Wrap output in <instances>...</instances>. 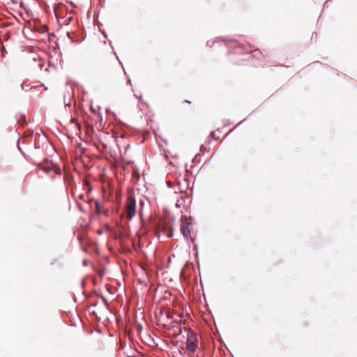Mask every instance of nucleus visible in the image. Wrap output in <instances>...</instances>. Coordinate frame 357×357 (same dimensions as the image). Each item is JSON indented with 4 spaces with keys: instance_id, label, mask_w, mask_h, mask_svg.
Wrapping results in <instances>:
<instances>
[{
    "instance_id": "nucleus-1",
    "label": "nucleus",
    "mask_w": 357,
    "mask_h": 357,
    "mask_svg": "<svg viewBox=\"0 0 357 357\" xmlns=\"http://www.w3.org/2000/svg\"><path fill=\"white\" fill-rule=\"evenodd\" d=\"M219 40L227 41L229 43V44L227 45V47L232 50H229L228 51V54H242L250 57L251 53L252 52L251 46H250L249 45H245L243 44H241V43L234 39L225 40L217 38L214 41L208 40L206 43V45L208 47H212L215 43H218Z\"/></svg>"
},
{
    "instance_id": "nucleus-2",
    "label": "nucleus",
    "mask_w": 357,
    "mask_h": 357,
    "mask_svg": "<svg viewBox=\"0 0 357 357\" xmlns=\"http://www.w3.org/2000/svg\"><path fill=\"white\" fill-rule=\"evenodd\" d=\"M127 215L129 220H132L137 212L136 199L133 195H129L126 203Z\"/></svg>"
},
{
    "instance_id": "nucleus-3",
    "label": "nucleus",
    "mask_w": 357,
    "mask_h": 357,
    "mask_svg": "<svg viewBox=\"0 0 357 357\" xmlns=\"http://www.w3.org/2000/svg\"><path fill=\"white\" fill-rule=\"evenodd\" d=\"M181 231L185 238L187 240H190L192 242L195 241L194 238L191 237V228L190 224L185 220V217H181Z\"/></svg>"
},
{
    "instance_id": "nucleus-4",
    "label": "nucleus",
    "mask_w": 357,
    "mask_h": 357,
    "mask_svg": "<svg viewBox=\"0 0 357 357\" xmlns=\"http://www.w3.org/2000/svg\"><path fill=\"white\" fill-rule=\"evenodd\" d=\"M91 202H93V207L96 210V212L98 214H102L105 215H109V211L107 209L103 208L101 204L98 199H93Z\"/></svg>"
},
{
    "instance_id": "nucleus-5",
    "label": "nucleus",
    "mask_w": 357,
    "mask_h": 357,
    "mask_svg": "<svg viewBox=\"0 0 357 357\" xmlns=\"http://www.w3.org/2000/svg\"><path fill=\"white\" fill-rule=\"evenodd\" d=\"M186 345L190 352L195 353L196 351L197 345L192 341L188 340Z\"/></svg>"
},
{
    "instance_id": "nucleus-6",
    "label": "nucleus",
    "mask_w": 357,
    "mask_h": 357,
    "mask_svg": "<svg viewBox=\"0 0 357 357\" xmlns=\"http://www.w3.org/2000/svg\"><path fill=\"white\" fill-rule=\"evenodd\" d=\"M93 294L95 295H97L99 298H100V299L102 300V301L103 302V303L105 304V306L109 305V302H108L107 299L101 293L98 294L97 291L94 290Z\"/></svg>"
},
{
    "instance_id": "nucleus-7",
    "label": "nucleus",
    "mask_w": 357,
    "mask_h": 357,
    "mask_svg": "<svg viewBox=\"0 0 357 357\" xmlns=\"http://www.w3.org/2000/svg\"><path fill=\"white\" fill-rule=\"evenodd\" d=\"M263 57V54L259 50H255L253 51V58L257 60H260Z\"/></svg>"
},
{
    "instance_id": "nucleus-8",
    "label": "nucleus",
    "mask_w": 357,
    "mask_h": 357,
    "mask_svg": "<svg viewBox=\"0 0 357 357\" xmlns=\"http://www.w3.org/2000/svg\"><path fill=\"white\" fill-rule=\"evenodd\" d=\"M139 206H140V208L139 210V215L141 218H142V215H143V211H142V208L145 205V202L143 199H140L139 202Z\"/></svg>"
},
{
    "instance_id": "nucleus-9",
    "label": "nucleus",
    "mask_w": 357,
    "mask_h": 357,
    "mask_svg": "<svg viewBox=\"0 0 357 357\" xmlns=\"http://www.w3.org/2000/svg\"><path fill=\"white\" fill-rule=\"evenodd\" d=\"M173 330L177 335H179L182 333V328L180 325L174 326Z\"/></svg>"
},
{
    "instance_id": "nucleus-10",
    "label": "nucleus",
    "mask_w": 357,
    "mask_h": 357,
    "mask_svg": "<svg viewBox=\"0 0 357 357\" xmlns=\"http://www.w3.org/2000/svg\"><path fill=\"white\" fill-rule=\"evenodd\" d=\"M41 169L46 173L49 174L52 171V167L50 166L46 165V166H42Z\"/></svg>"
},
{
    "instance_id": "nucleus-11",
    "label": "nucleus",
    "mask_w": 357,
    "mask_h": 357,
    "mask_svg": "<svg viewBox=\"0 0 357 357\" xmlns=\"http://www.w3.org/2000/svg\"><path fill=\"white\" fill-rule=\"evenodd\" d=\"M91 315L94 317L95 319L98 321H100L101 318L100 317L98 316L97 313L96 311H92L91 313Z\"/></svg>"
},
{
    "instance_id": "nucleus-12",
    "label": "nucleus",
    "mask_w": 357,
    "mask_h": 357,
    "mask_svg": "<svg viewBox=\"0 0 357 357\" xmlns=\"http://www.w3.org/2000/svg\"><path fill=\"white\" fill-rule=\"evenodd\" d=\"M209 136L210 137L214 139L215 140L219 139V137L216 136L215 131H211Z\"/></svg>"
},
{
    "instance_id": "nucleus-13",
    "label": "nucleus",
    "mask_w": 357,
    "mask_h": 357,
    "mask_svg": "<svg viewBox=\"0 0 357 357\" xmlns=\"http://www.w3.org/2000/svg\"><path fill=\"white\" fill-rule=\"evenodd\" d=\"M193 250L195 251V256L198 258V246L196 243L193 245Z\"/></svg>"
},
{
    "instance_id": "nucleus-14",
    "label": "nucleus",
    "mask_w": 357,
    "mask_h": 357,
    "mask_svg": "<svg viewBox=\"0 0 357 357\" xmlns=\"http://www.w3.org/2000/svg\"><path fill=\"white\" fill-rule=\"evenodd\" d=\"M64 101H65V107L70 108L71 104L70 102V100L68 102H66V95H64Z\"/></svg>"
},
{
    "instance_id": "nucleus-15",
    "label": "nucleus",
    "mask_w": 357,
    "mask_h": 357,
    "mask_svg": "<svg viewBox=\"0 0 357 357\" xmlns=\"http://www.w3.org/2000/svg\"><path fill=\"white\" fill-rule=\"evenodd\" d=\"M67 36H68V38L70 40H71V42H73H73H75V39L72 37L71 33H70L69 31H68V32H67Z\"/></svg>"
},
{
    "instance_id": "nucleus-16",
    "label": "nucleus",
    "mask_w": 357,
    "mask_h": 357,
    "mask_svg": "<svg viewBox=\"0 0 357 357\" xmlns=\"http://www.w3.org/2000/svg\"><path fill=\"white\" fill-rule=\"evenodd\" d=\"M174 236V232H173V229H172V230L167 234V238H170L172 237H173Z\"/></svg>"
},
{
    "instance_id": "nucleus-17",
    "label": "nucleus",
    "mask_w": 357,
    "mask_h": 357,
    "mask_svg": "<svg viewBox=\"0 0 357 357\" xmlns=\"http://www.w3.org/2000/svg\"><path fill=\"white\" fill-rule=\"evenodd\" d=\"M89 263V261L87 259H84L83 261H82V264L84 266H88Z\"/></svg>"
},
{
    "instance_id": "nucleus-18",
    "label": "nucleus",
    "mask_w": 357,
    "mask_h": 357,
    "mask_svg": "<svg viewBox=\"0 0 357 357\" xmlns=\"http://www.w3.org/2000/svg\"><path fill=\"white\" fill-rule=\"evenodd\" d=\"M136 98H138L143 104L144 105H147L146 102H145L143 100H142V95H140L139 97H137L136 95H135Z\"/></svg>"
},
{
    "instance_id": "nucleus-19",
    "label": "nucleus",
    "mask_w": 357,
    "mask_h": 357,
    "mask_svg": "<svg viewBox=\"0 0 357 357\" xmlns=\"http://www.w3.org/2000/svg\"><path fill=\"white\" fill-rule=\"evenodd\" d=\"M167 185L168 188H172L173 186V183L171 181H167Z\"/></svg>"
},
{
    "instance_id": "nucleus-20",
    "label": "nucleus",
    "mask_w": 357,
    "mask_h": 357,
    "mask_svg": "<svg viewBox=\"0 0 357 357\" xmlns=\"http://www.w3.org/2000/svg\"><path fill=\"white\" fill-rule=\"evenodd\" d=\"M137 329L138 331H142V326L141 324H138L137 326Z\"/></svg>"
},
{
    "instance_id": "nucleus-21",
    "label": "nucleus",
    "mask_w": 357,
    "mask_h": 357,
    "mask_svg": "<svg viewBox=\"0 0 357 357\" xmlns=\"http://www.w3.org/2000/svg\"><path fill=\"white\" fill-rule=\"evenodd\" d=\"M21 118L23 119V123H25L26 125H27V122L26 121L25 116H22Z\"/></svg>"
},
{
    "instance_id": "nucleus-22",
    "label": "nucleus",
    "mask_w": 357,
    "mask_h": 357,
    "mask_svg": "<svg viewBox=\"0 0 357 357\" xmlns=\"http://www.w3.org/2000/svg\"><path fill=\"white\" fill-rule=\"evenodd\" d=\"M97 305H98V302H94V303H92L90 306L96 307V306H97Z\"/></svg>"
},
{
    "instance_id": "nucleus-23",
    "label": "nucleus",
    "mask_w": 357,
    "mask_h": 357,
    "mask_svg": "<svg viewBox=\"0 0 357 357\" xmlns=\"http://www.w3.org/2000/svg\"><path fill=\"white\" fill-rule=\"evenodd\" d=\"M54 12L55 13V15L57 17L58 16V13H57V9H56V7H54Z\"/></svg>"
},
{
    "instance_id": "nucleus-24",
    "label": "nucleus",
    "mask_w": 357,
    "mask_h": 357,
    "mask_svg": "<svg viewBox=\"0 0 357 357\" xmlns=\"http://www.w3.org/2000/svg\"><path fill=\"white\" fill-rule=\"evenodd\" d=\"M114 54L116 56L117 59L119 60V63L122 65V63L121 61L119 60V58L118 57L116 53L115 52H114Z\"/></svg>"
},
{
    "instance_id": "nucleus-25",
    "label": "nucleus",
    "mask_w": 357,
    "mask_h": 357,
    "mask_svg": "<svg viewBox=\"0 0 357 357\" xmlns=\"http://www.w3.org/2000/svg\"><path fill=\"white\" fill-rule=\"evenodd\" d=\"M17 149H18L20 151H22V149H21V148H20V146H19V140H18V141H17Z\"/></svg>"
},
{
    "instance_id": "nucleus-26",
    "label": "nucleus",
    "mask_w": 357,
    "mask_h": 357,
    "mask_svg": "<svg viewBox=\"0 0 357 357\" xmlns=\"http://www.w3.org/2000/svg\"><path fill=\"white\" fill-rule=\"evenodd\" d=\"M84 195L83 194H81V195H79V198L80 199H84Z\"/></svg>"
},
{
    "instance_id": "nucleus-27",
    "label": "nucleus",
    "mask_w": 357,
    "mask_h": 357,
    "mask_svg": "<svg viewBox=\"0 0 357 357\" xmlns=\"http://www.w3.org/2000/svg\"><path fill=\"white\" fill-rule=\"evenodd\" d=\"M67 20H68L67 24L68 25L71 22V17H69Z\"/></svg>"
},
{
    "instance_id": "nucleus-28",
    "label": "nucleus",
    "mask_w": 357,
    "mask_h": 357,
    "mask_svg": "<svg viewBox=\"0 0 357 357\" xmlns=\"http://www.w3.org/2000/svg\"><path fill=\"white\" fill-rule=\"evenodd\" d=\"M56 259H54L52 262H51V265H54V264H56Z\"/></svg>"
},
{
    "instance_id": "nucleus-29",
    "label": "nucleus",
    "mask_w": 357,
    "mask_h": 357,
    "mask_svg": "<svg viewBox=\"0 0 357 357\" xmlns=\"http://www.w3.org/2000/svg\"><path fill=\"white\" fill-rule=\"evenodd\" d=\"M85 284H86V283H85V281H84V280H82V287H83V288L84 287Z\"/></svg>"
},
{
    "instance_id": "nucleus-30",
    "label": "nucleus",
    "mask_w": 357,
    "mask_h": 357,
    "mask_svg": "<svg viewBox=\"0 0 357 357\" xmlns=\"http://www.w3.org/2000/svg\"><path fill=\"white\" fill-rule=\"evenodd\" d=\"M127 84H131V79L130 78L128 79Z\"/></svg>"
},
{
    "instance_id": "nucleus-31",
    "label": "nucleus",
    "mask_w": 357,
    "mask_h": 357,
    "mask_svg": "<svg viewBox=\"0 0 357 357\" xmlns=\"http://www.w3.org/2000/svg\"><path fill=\"white\" fill-rule=\"evenodd\" d=\"M246 119H244L243 120L241 121L238 124L237 126H238L239 124H241V123H243V121H245Z\"/></svg>"
},
{
    "instance_id": "nucleus-32",
    "label": "nucleus",
    "mask_w": 357,
    "mask_h": 357,
    "mask_svg": "<svg viewBox=\"0 0 357 357\" xmlns=\"http://www.w3.org/2000/svg\"><path fill=\"white\" fill-rule=\"evenodd\" d=\"M200 149H201V151H203V149H204V145H202V146H201V147H200Z\"/></svg>"
},
{
    "instance_id": "nucleus-33",
    "label": "nucleus",
    "mask_w": 357,
    "mask_h": 357,
    "mask_svg": "<svg viewBox=\"0 0 357 357\" xmlns=\"http://www.w3.org/2000/svg\"><path fill=\"white\" fill-rule=\"evenodd\" d=\"M79 210H80L81 211H83V209H82V206H81L80 205H79Z\"/></svg>"
},
{
    "instance_id": "nucleus-34",
    "label": "nucleus",
    "mask_w": 357,
    "mask_h": 357,
    "mask_svg": "<svg viewBox=\"0 0 357 357\" xmlns=\"http://www.w3.org/2000/svg\"><path fill=\"white\" fill-rule=\"evenodd\" d=\"M11 1H12V3H14V4L17 3V1L15 0H11Z\"/></svg>"
},
{
    "instance_id": "nucleus-35",
    "label": "nucleus",
    "mask_w": 357,
    "mask_h": 357,
    "mask_svg": "<svg viewBox=\"0 0 357 357\" xmlns=\"http://www.w3.org/2000/svg\"><path fill=\"white\" fill-rule=\"evenodd\" d=\"M71 97L73 98L74 96L73 95L71 96L70 94H69V99H70Z\"/></svg>"
},
{
    "instance_id": "nucleus-36",
    "label": "nucleus",
    "mask_w": 357,
    "mask_h": 357,
    "mask_svg": "<svg viewBox=\"0 0 357 357\" xmlns=\"http://www.w3.org/2000/svg\"><path fill=\"white\" fill-rule=\"evenodd\" d=\"M104 37L106 38H107V35L105 33H102Z\"/></svg>"
},
{
    "instance_id": "nucleus-37",
    "label": "nucleus",
    "mask_w": 357,
    "mask_h": 357,
    "mask_svg": "<svg viewBox=\"0 0 357 357\" xmlns=\"http://www.w3.org/2000/svg\"><path fill=\"white\" fill-rule=\"evenodd\" d=\"M192 333V330L190 329L189 331H188V334L189 333Z\"/></svg>"
},
{
    "instance_id": "nucleus-38",
    "label": "nucleus",
    "mask_w": 357,
    "mask_h": 357,
    "mask_svg": "<svg viewBox=\"0 0 357 357\" xmlns=\"http://www.w3.org/2000/svg\"><path fill=\"white\" fill-rule=\"evenodd\" d=\"M185 102H186L187 103H190V101L189 100H185Z\"/></svg>"
},
{
    "instance_id": "nucleus-39",
    "label": "nucleus",
    "mask_w": 357,
    "mask_h": 357,
    "mask_svg": "<svg viewBox=\"0 0 357 357\" xmlns=\"http://www.w3.org/2000/svg\"><path fill=\"white\" fill-rule=\"evenodd\" d=\"M136 172L138 174L139 173V170L137 168H136Z\"/></svg>"
},
{
    "instance_id": "nucleus-40",
    "label": "nucleus",
    "mask_w": 357,
    "mask_h": 357,
    "mask_svg": "<svg viewBox=\"0 0 357 357\" xmlns=\"http://www.w3.org/2000/svg\"><path fill=\"white\" fill-rule=\"evenodd\" d=\"M20 86H21L22 89H24V86H23V84H21Z\"/></svg>"
},
{
    "instance_id": "nucleus-41",
    "label": "nucleus",
    "mask_w": 357,
    "mask_h": 357,
    "mask_svg": "<svg viewBox=\"0 0 357 357\" xmlns=\"http://www.w3.org/2000/svg\"><path fill=\"white\" fill-rule=\"evenodd\" d=\"M316 63H319V61L314 62V64H316Z\"/></svg>"
}]
</instances>
